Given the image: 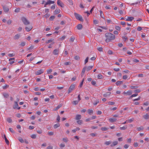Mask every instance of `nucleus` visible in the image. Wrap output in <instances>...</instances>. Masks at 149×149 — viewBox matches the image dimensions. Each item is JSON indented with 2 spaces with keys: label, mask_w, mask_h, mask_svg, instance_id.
Instances as JSON below:
<instances>
[{
  "label": "nucleus",
  "mask_w": 149,
  "mask_h": 149,
  "mask_svg": "<svg viewBox=\"0 0 149 149\" xmlns=\"http://www.w3.org/2000/svg\"><path fill=\"white\" fill-rule=\"evenodd\" d=\"M105 36L107 38L105 41L107 42L111 41V40H114L115 38V35L110 33H106Z\"/></svg>",
  "instance_id": "f257e3e1"
},
{
  "label": "nucleus",
  "mask_w": 149,
  "mask_h": 149,
  "mask_svg": "<svg viewBox=\"0 0 149 149\" xmlns=\"http://www.w3.org/2000/svg\"><path fill=\"white\" fill-rule=\"evenodd\" d=\"M74 15L77 19L81 22L83 21V19H82V17L80 15L77 13H74Z\"/></svg>",
  "instance_id": "f03ea898"
},
{
  "label": "nucleus",
  "mask_w": 149,
  "mask_h": 149,
  "mask_svg": "<svg viewBox=\"0 0 149 149\" xmlns=\"http://www.w3.org/2000/svg\"><path fill=\"white\" fill-rule=\"evenodd\" d=\"M21 20L24 24L25 25H28L30 24V22L25 17H23L22 18Z\"/></svg>",
  "instance_id": "7ed1b4c3"
},
{
  "label": "nucleus",
  "mask_w": 149,
  "mask_h": 149,
  "mask_svg": "<svg viewBox=\"0 0 149 149\" xmlns=\"http://www.w3.org/2000/svg\"><path fill=\"white\" fill-rule=\"evenodd\" d=\"M75 87V84H72L68 89V93H70L72 92L73 89H74Z\"/></svg>",
  "instance_id": "20e7f679"
},
{
  "label": "nucleus",
  "mask_w": 149,
  "mask_h": 149,
  "mask_svg": "<svg viewBox=\"0 0 149 149\" xmlns=\"http://www.w3.org/2000/svg\"><path fill=\"white\" fill-rule=\"evenodd\" d=\"M3 8L4 11L6 13L8 12L9 11V8L6 6H3Z\"/></svg>",
  "instance_id": "39448f33"
},
{
  "label": "nucleus",
  "mask_w": 149,
  "mask_h": 149,
  "mask_svg": "<svg viewBox=\"0 0 149 149\" xmlns=\"http://www.w3.org/2000/svg\"><path fill=\"white\" fill-rule=\"evenodd\" d=\"M57 4L58 5L61 6L62 8L64 7L63 4L61 2V1L60 0H57Z\"/></svg>",
  "instance_id": "423d86ee"
},
{
  "label": "nucleus",
  "mask_w": 149,
  "mask_h": 149,
  "mask_svg": "<svg viewBox=\"0 0 149 149\" xmlns=\"http://www.w3.org/2000/svg\"><path fill=\"white\" fill-rule=\"evenodd\" d=\"M43 73V71L42 70L40 69L38 70L37 72H35V74L36 75H38L41 74Z\"/></svg>",
  "instance_id": "0eeeda50"
},
{
  "label": "nucleus",
  "mask_w": 149,
  "mask_h": 149,
  "mask_svg": "<svg viewBox=\"0 0 149 149\" xmlns=\"http://www.w3.org/2000/svg\"><path fill=\"white\" fill-rule=\"evenodd\" d=\"M62 106H63L62 104V103L58 105V106L54 108V111H56L58 109H59L60 107H61Z\"/></svg>",
  "instance_id": "6e6552de"
},
{
  "label": "nucleus",
  "mask_w": 149,
  "mask_h": 149,
  "mask_svg": "<svg viewBox=\"0 0 149 149\" xmlns=\"http://www.w3.org/2000/svg\"><path fill=\"white\" fill-rule=\"evenodd\" d=\"M134 19V17H128L126 19V20L128 21H132Z\"/></svg>",
  "instance_id": "1a4fd4ad"
},
{
  "label": "nucleus",
  "mask_w": 149,
  "mask_h": 149,
  "mask_svg": "<svg viewBox=\"0 0 149 149\" xmlns=\"http://www.w3.org/2000/svg\"><path fill=\"white\" fill-rule=\"evenodd\" d=\"M52 53L55 55L58 54L59 53V51L58 49H55L53 52Z\"/></svg>",
  "instance_id": "9d476101"
},
{
  "label": "nucleus",
  "mask_w": 149,
  "mask_h": 149,
  "mask_svg": "<svg viewBox=\"0 0 149 149\" xmlns=\"http://www.w3.org/2000/svg\"><path fill=\"white\" fill-rule=\"evenodd\" d=\"M3 136L4 138L5 141L6 143L7 144V145H8L9 144V142L8 140L7 139L6 135L5 134L3 135Z\"/></svg>",
  "instance_id": "9b49d317"
},
{
  "label": "nucleus",
  "mask_w": 149,
  "mask_h": 149,
  "mask_svg": "<svg viewBox=\"0 0 149 149\" xmlns=\"http://www.w3.org/2000/svg\"><path fill=\"white\" fill-rule=\"evenodd\" d=\"M32 29V27L31 26L29 27L26 26L25 27L26 30L27 31H31Z\"/></svg>",
  "instance_id": "f8f14e48"
},
{
  "label": "nucleus",
  "mask_w": 149,
  "mask_h": 149,
  "mask_svg": "<svg viewBox=\"0 0 149 149\" xmlns=\"http://www.w3.org/2000/svg\"><path fill=\"white\" fill-rule=\"evenodd\" d=\"M20 36V35L19 34H17L15 36L13 37L14 39L15 40L18 39Z\"/></svg>",
  "instance_id": "ddd939ff"
},
{
  "label": "nucleus",
  "mask_w": 149,
  "mask_h": 149,
  "mask_svg": "<svg viewBox=\"0 0 149 149\" xmlns=\"http://www.w3.org/2000/svg\"><path fill=\"white\" fill-rule=\"evenodd\" d=\"M117 120V119L115 118H110L109 119V120L110 122L113 123L116 122Z\"/></svg>",
  "instance_id": "4468645a"
},
{
  "label": "nucleus",
  "mask_w": 149,
  "mask_h": 149,
  "mask_svg": "<svg viewBox=\"0 0 149 149\" xmlns=\"http://www.w3.org/2000/svg\"><path fill=\"white\" fill-rule=\"evenodd\" d=\"M143 118L145 119H149V115L147 113H146L145 115L143 116Z\"/></svg>",
  "instance_id": "2eb2a0df"
},
{
  "label": "nucleus",
  "mask_w": 149,
  "mask_h": 149,
  "mask_svg": "<svg viewBox=\"0 0 149 149\" xmlns=\"http://www.w3.org/2000/svg\"><path fill=\"white\" fill-rule=\"evenodd\" d=\"M81 118V116L80 115L77 114L76 115L75 119L76 120H79Z\"/></svg>",
  "instance_id": "dca6fc26"
},
{
  "label": "nucleus",
  "mask_w": 149,
  "mask_h": 149,
  "mask_svg": "<svg viewBox=\"0 0 149 149\" xmlns=\"http://www.w3.org/2000/svg\"><path fill=\"white\" fill-rule=\"evenodd\" d=\"M118 141H113L112 143V144L110 146L111 147H112L113 146H116L118 144Z\"/></svg>",
  "instance_id": "f3484780"
},
{
  "label": "nucleus",
  "mask_w": 149,
  "mask_h": 149,
  "mask_svg": "<svg viewBox=\"0 0 149 149\" xmlns=\"http://www.w3.org/2000/svg\"><path fill=\"white\" fill-rule=\"evenodd\" d=\"M86 69V67H84L82 69V72L81 73V77H83V75H84Z\"/></svg>",
  "instance_id": "a211bd4d"
},
{
  "label": "nucleus",
  "mask_w": 149,
  "mask_h": 149,
  "mask_svg": "<svg viewBox=\"0 0 149 149\" xmlns=\"http://www.w3.org/2000/svg\"><path fill=\"white\" fill-rule=\"evenodd\" d=\"M111 93L110 92H107L106 93L103 94V96L104 97H107L108 96H110Z\"/></svg>",
  "instance_id": "6ab92c4d"
},
{
  "label": "nucleus",
  "mask_w": 149,
  "mask_h": 149,
  "mask_svg": "<svg viewBox=\"0 0 149 149\" xmlns=\"http://www.w3.org/2000/svg\"><path fill=\"white\" fill-rule=\"evenodd\" d=\"M93 67V66H92V65L88 66V67H86V70L87 71H89L90 70H91L92 69Z\"/></svg>",
  "instance_id": "aec40b11"
},
{
  "label": "nucleus",
  "mask_w": 149,
  "mask_h": 149,
  "mask_svg": "<svg viewBox=\"0 0 149 149\" xmlns=\"http://www.w3.org/2000/svg\"><path fill=\"white\" fill-rule=\"evenodd\" d=\"M82 28V25L81 24H79L77 26V28L78 30H81Z\"/></svg>",
  "instance_id": "412c9836"
},
{
  "label": "nucleus",
  "mask_w": 149,
  "mask_h": 149,
  "mask_svg": "<svg viewBox=\"0 0 149 149\" xmlns=\"http://www.w3.org/2000/svg\"><path fill=\"white\" fill-rule=\"evenodd\" d=\"M3 95L5 98H8L9 96V94L7 93H3Z\"/></svg>",
  "instance_id": "4be33fe9"
},
{
  "label": "nucleus",
  "mask_w": 149,
  "mask_h": 149,
  "mask_svg": "<svg viewBox=\"0 0 149 149\" xmlns=\"http://www.w3.org/2000/svg\"><path fill=\"white\" fill-rule=\"evenodd\" d=\"M15 105L13 106V108L14 109H16L18 107V102H15Z\"/></svg>",
  "instance_id": "5701e85b"
},
{
  "label": "nucleus",
  "mask_w": 149,
  "mask_h": 149,
  "mask_svg": "<svg viewBox=\"0 0 149 149\" xmlns=\"http://www.w3.org/2000/svg\"><path fill=\"white\" fill-rule=\"evenodd\" d=\"M60 10L59 9H56L54 11V14L56 15L60 13Z\"/></svg>",
  "instance_id": "b1692460"
},
{
  "label": "nucleus",
  "mask_w": 149,
  "mask_h": 149,
  "mask_svg": "<svg viewBox=\"0 0 149 149\" xmlns=\"http://www.w3.org/2000/svg\"><path fill=\"white\" fill-rule=\"evenodd\" d=\"M88 113L89 114L91 115L93 114V111L92 110L89 109L88 110Z\"/></svg>",
  "instance_id": "393cba45"
},
{
  "label": "nucleus",
  "mask_w": 149,
  "mask_h": 149,
  "mask_svg": "<svg viewBox=\"0 0 149 149\" xmlns=\"http://www.w3.org/2000/svg\"><path fill=\"white\" fill-rule=\"evenodd\" d=\"M112 142L111 141H106L104 143V144L108 146Z\"/></svg>",
  "instance_id": "a878e982"
},
{
  "label": "nucleus",
  "mask_w": 149,
  "mask_h": 149,
  "mask_svg": "<svg viewBox=\"0 0 149 149\" xmlns=\"http://www.w3.org/2000/svg\"><path fill=\"white\" fill-rule=\"evenodd\" d=\"M123 83V81H118L116 83V85L117 86H119Z\"/></svg>",
  "instance_id": "bb28decb"
},
{
  "label": "nucleus",
  "mask_w": 149,
  "mask_h": 149,
  "mask_svg": "<svg viewBox=\"0 0 149 149\" xmlns=\"http://www.w3.org/2000/svg\"><path fill=\"white\" fill-rule=\"evenodd\" d=\"M100 16L102 17V18L103 19H105V18L104 17V16L103 14V13L102 12V11L101 10H100Z\"/></svg>",
  "instance_id": "cd10ccee"
},
{
  "label": "nucleus",
  "mask_w": 149,
  "mask_h": 149,
  "mask_svg": "<svg viewBox=\"0 0 149 149\" xmlns=\"http://www.w3.org/2000/svg\"><path fill=\"white\" fill-rule=\"evenodd\" d=\"M7 121L9 123H11L12 122V120L10 118H8L6 119Z\"/></svg>",
  "instance_id": "c85d7f7f"
},
{
  "label": "nucleus",
  "mask_w": 149,
  "mask_h": 149,
  "mask_svg": "<svg viewBox=\"0 0 149 149\" xmlns=\"http://www.w3.org/2000/svg\"><path fill=\"white\" fill-rule=\"evenodd\" d=\"M54 3V1H51L50 0H48L47 1V4H53Z\"/></svg>",
  "instance_id": "c756f323"
},
{
  "label": "nucleus",
  "mask_w": 149,
  "mask_h": 149,
  "mask_svg": "<svg viewBox=\"0 0 149 149\" xmlns=\"http://www.w3.org/2000/svg\"><path fill=\"white\" fill-rule=\"evenodd\" d=\"M79 102V101L77 100L73 101L72 102V103L73 104L77 105L78 103Z\"/></svg>",
  "instance_id": "7c9ffc66"
},
{
  "label": "nucleus",
  "mask_w": 149,
  "mask_h": 149,
  "mask_svg": "<svg viewBox=\"0 0 149 149\" xmlns=\"http://www.w3.org/2000/svg\"><path fill=\"white\" fill-rule=\"evenodd\" d=\"M144 129V128L142 126H141L140 127H138L137 128V130L138 131H140L141 130H143Z\"/></svg>",
  "instance_id": "2f4dec72"
},
{
  "label": "nucleus",
  "mask_w": 149,
  "mask_h": 149,
  "mask_svg": "<svg viewBox=\"0 0 149 149\" xmlns=\"http://www.w3.org/2000/svg\"><path fill=\"white\" fill-rule=\"evenodd\" d=\"M108 129H109L108 128L105 127H102L101 128V130L102 131H106L107 130H108Z\"/></svg>",
  "instance_id": "473e14b6"
},
{
  "label": "nucleus",
  "mask_w": 149,
  "mask_h": 149,
  "mask_svg": "<svg viewBox=\"0 0 149 149\" xmlns=\"http://www.w3.org/2000/svg\"><path fill=\"white\" fill-rule=\"evenodd\" d=\"M127 126L126 125L125 126H123V127H120V130H126L127 128Z\"/></svg>",
  "instance_id": "72a5a7b5"
},
{
  "label": "nucleus",
  "mask_w": 149,
  "mask_h": 149,
  "mask_svg": "<svg viewBox=\"0 0 149 149\" xmlns=\"http://www.w3.org/2000/svg\"><path fill=\"white\" fill-rule=\"evenodd\" d=\"M60 126V124L59 123H57L54 125V128L55 129H56L58 127Z\"/></svg>",
  "instance_id": "f704fd0d"
},
{
  "label": "nucleus",
  "mask_w": 149,
  "mask_h": 149,
  "mask_svg": "<svg viewBox=\"0 0 149 149\" xmlns=\"http://www.w3.org/2000/svg\"><path fill=\"white\" fill-rule=\"evenodd\" d=\"M138 87L137 86H131L130 88L132 89H135L138 88Z\"/></svg>",
  "instance_id": "c9c22d12"
},
{
  "label": "nucleus",
  "mask_w": 149,
  "mask_h": 149,
  "mask_svg": "<svg viewBox=\"0 0 149 149\" xmlns=\"http://www.w3.org/2000/svg\"><path fill=\"white\" fill-rule=\"evenodd\" d=\"M75 39V38L74 37H72L70 38V42H74Z\"/></svg>",
  "instance_id": "e433bc0d"
},
{
  "label": "nucleus",
  "mask_w": 149,
  "mask_h": 149,
  "mask_svg": "<svg viewBox=\"0 0 149 149\" xmlns=\"http://www.w3.org/2000/svg\"><path fill=\"white\" fill-rule=\"evenodd\" d=\"M77 123L79 125H81L82 123V120H79L77 121Z\"/></svg>",
  "instance_id": "4c0bfd02"
},
{
  "label": "nucleus",
  "mask_w": 149,
  "mask_h": 149,
  "mask_svg": "<svg viewBox=\"0 0 149 149\" xmlns=\"http://www.w3.org/2000/svg\"><path fill=\"white\" fill-rule=\"evenodd\" d=\"M18 140L21 143H23L24 142L23 139L21 137H19V138Z\"/></svg>",
  "instance_id": "58836bf2"
},
{
  "label": "nucleus",
  "mask_w": 149,
  "mask_h": 149,
  "mask_svg": "<svg viewBox=\"0 0 149 149\" xmlns=\"http://www.w3.org/2000/svg\"><path fill=\"white\" fill-rule=\"evenodd\" d=\"M53 39H50L49 40H48L46 42V44H49L52 42V41H53Z\"/></svg>",
  "instance_id": "ea45409f"
},
{
  "label": "nucleus",
  "mask_w": 149,
  "mask_h": 149,
  "mask_svg": "<svg viewBox=\"0 0 149 149\" xmlns=\"http://www.w3.org/2000/svg\"><path fill=\"white\" fill-rule=\"evenodd\" d=\"M63 141L65 142H67L68 141L67 138H64L63 139Z\"/></svg>",
  "instance_id": "a19ab883"
},
{
  "label": "nucleus",
  "mask_w": 149,
  "mask_h": 149,
  "mask_svg": "<svg viewBox=\"0 0 149 149\" xmlns=\"http://www.w3.org/2000/svg\"><path fill=\"white\" fill-rule=\"evenodd\" d=\"M34 48V46H31L29 47L27 49L28 50L31 51Z\"/></svg>",
  "instance_id": "79ce46f5"
},
{
  "label": "nucleus",
  "mask_w": 149,
  "mask_h": 149,
  "mask_svg": "<svg viewBox=\"0 0 149 149\" xmlns=\"http://www.w3.org/2000/svg\"><path fill=\"white\" fill-rule=\"evenodd\" d=\"M50 14L47 13L43 16L44 17H45L46 18H47L49 17Z\"/></svg>",
  "instance_id": "37998d69"
},
{
  "label": "nucleus",
  "mask_w": 149,
  "mask_h": 149,
  "mask_svg": "<svg viewBox=\"0 0 149 149\" xmlns=\"http://www.w3.org/2000/svg\"><path fill=\"white\" fill-rule=\"evenodd\" d=\"M103 76L102 75L99 74L97 75V78L98 79H102V78Z\"/></svg>",
  "instance_id": "c03bdc74"
},
{
  "label": "nucleus",
  "mask_w": 149,
  "mask_h": 149,
  "mask_svg": "<svg viewBox=\"0 0 149 149\" xmlns=\"http://www.w3.org/2000/svg\"><path fill=\"white\" fill-rule=\"evenodd\" d=\"M71 64V63L70 62H65L64 63V64L65 65H70Z\"/></svg>",
  "instance_id": "a18cd8bd"
},
{
  "label": "nucleus",
  "mask_w": 149,
  "mask_h": 149,
  "mask_svg": "<svg viewBox=\"0 0 149 149\" xmlns=\"http://www.w3.org/2000/svg\"><path fill=\"white\" fill-rule=\"evenodd\" d=\"M31 137L32 139H35L36 137V135L35 134H32L31 136Z\"/></svg>",
  "instance_id": "49530a36"
},
{
  "label": "nucleus",
  "mask_w": 149,
  "mask_h": 149,
  "mask_svg": "<svg viewBox=\"0 0 149 149\" xmlns=\"http://www.w3.org/2000/svg\"><path fill=\"white\" fill-rule=\"evenodd\" d=\"M52 72V69H49L47 70V74H50Z\"/></svg>",
  "instance_id": "de8ad7c7"
},
{
  "label": "nucleus",
  "mask_w": 149,
  "mask_h": 149,
  "mask_svg": "<svg viewBox=\"0 0 149 149\" xmlns=\"http://www.w3.org/2000/svg\"><path fill=\"white\" fill-rule=\"evenodd\" d=\"M96 82L95 81H91V84L93 86H96Z\"/></svg>",
  "instance_id": "09e8293b"
},
{
  "label": "nucleus",
  "mask_w": 149,
  "mask_h": 149,
  "mask_svg": "<svg viewBox=\"0 0 149 149\" xmlns=\"http://www.w3.org/2000/svg\"><path fill=\"white\" fill-rule=\"evenodd\" d=\"M54 18L55 16H52L50 17L49 19L50 20L52 21Z\"/></svg>",
  "instance_id": "8fccbe9b"
},
{
  "label": "nucleus",
  "mask_w": 149,
  "mask_h": 149,
  "mask_svg": "<svg viewBox=\"0 0 149 149\" xmlns=\"http://www.w3.org/2000/svg\"><path fill=\"white\" fill-rule=\"evenodd\" d=\"M89 57H87L85 60L84 61V64H86L88 61Z\"/></svg>",
  "instance_id": "3c124183"
},
{
  "label": "nucleus",
  "mask_w": 149,
  "mask_h": 149,
  "mask_svg": "<svg viewBox=\"0 0 149 149\" xmlns=\"http://www.w3.org/2000/svg\"><path fill=\"white\" fill-rule=\"evenodd\" d=\"M115 29L118 31H120V28L119 26H115Z\"/></svg>",
  "instance_id": "603ef678"
},
{
  "label": "nucleus",
  "mask_w": 149,
  "mask_h": 149,
  "mask_svg": "<svg viewBox=\"0 0 149 149\" xmlns=\"http://www.w3.org/2000/svg\"><path fill=\"white\" fill-rule=\"evenodd\" d=\"M115 103L114 102H108V104H109V105H113Z\"/></svg>",
  "instance_id": "864d4df0"
},
{
  "label": "nucleus",
  "mask_w": 149,
  "mask_h": 149,
  "mask_svg": "<svg viewBox=\"0 0 149 149\" xmlns=\"http://www.w3.org/2000/svg\"><path fill=\"white\" fill-rule=\"evenodd\" d=\"M138 95L137 93H135L132 95L130 97V98H131L132 97H136Z\"/></svg>",
  "instance_id": "5fc2aeb1"
},
{
  "label": "nucleus",
  "mask_w": 149,
  "mask_h": 149,
  "mask_svg": "<svg viewBox=\"0 0 149 149\" xmlns=\"http://www.w3.org/2000/svg\"><path fill=\"white\" fill-rule=\"evenodd\" d=\"M134 120V118H132V119H130L127 120V122H129V123H131Z\"/></svg>",
  "instance_id": "6e6d98bb"
},
{
  "label": "nucleus",
  "mask_w": 149,
  "mask_h": 149,
  "mask_svg": "<svg viewBox=\"0 0 149 149\" xmlns=\"http://www.w3.org/2000/svg\"><path fill=\"white\" fill-rule=\"evenodd\" d=\"M74 58L76 60H78L79 59L80 57L79 56L77 55L74 56Z\"/></svg>",
  "instance_id": "4d7b16f0"
},
{
  "label": "nucleus",
  "mask_w": 149,
  "mask_h": 149,
  "mask_svg": "<svg viewBox=\"0 0 149 149\" xmlns=\"http://www.w3.org/2000/svg\"><path fill=\"white\" fill-rule=\"evenodd\" d=\"M99 102V100H96V101L94 103H93V104L94 105H97V104Z\"/></svg>",
  "instance_id": "13d9d810"
},
{
  "label": "nucleus",
  "mask_w": 149,
  "mask_h": 149,
  "mask_svg": "<svg viewBox=\"0 0 149 149\" xmlns=\"http://www.w3.org/2000/svg\"><path fill=\"white\" fill-rule=\"evenodd\" d=\"M48 134L49 136H52L54 135V132H48Z\"/></svg>",
  "instance_id": "bf43d9fd"
},
{
  "label": "nucleus",
  "mask_w": 149,
  "mask_h": 149,
  "mask_svg": "<svg viewBox=\"0 0 149 149\" xmlns=\"http://www.w3.org/2000/svg\"><path fill=\"white\" fill-rule=\"evenodd\" d=\"M60 120V117L58 115L57 116V121L58 122H59Z\"/></svg>",
  "instance_id": "052dcab7"
},
{
  "label": "nucleus",
  "mask_w": 149,
  "mask_h": 149,
  "mask_svg": "<svg viewBox=\"0 0 149 149\" xmlns=\"http://www.w3.org/2000/svg\"><path fill=\"white\" fill-rule=\"evenodd\" d=\"M20 10V8H16L15 10V12L16 13H18Z\"/></svg>",
  "instance_id": "680f3d73"
},
{
  "label": "nucleus",
  "mask_w": 149,
  "mask_h": 149,
  "mask_svg": "<svg viewBox=\"0 0 149 149\" xmlns=\"http://www.w3.org/2000/svg\"><path fill=\"white\" fill-rule=\"evenodd\" d=\"M25 42H22L21 44H20V45L21 46H25Z\"/></svg>",
  "instance_id": "e2e57ef3"
},
{
  "label": "nucleus",
  "mask_w": 149,
  "mask_h": 149,
  "mask_svg": "<svg viewBox=\"0 0 149 149\" xmlns=\"http://www.w3.org/2000/svg\"><path fill=\"white\" fill-rule=\"evenodd\" d=\"M132 92L131 91H128L127 92V94L128 95H130L132 94Z\"/></svg>",
  "instance_id": "0e129e2a"
},
{
  "label": "nucleus",
  "mask_w": 149,
  "mask_h": 149,
  "mask_svg": "<svg viewBox=\"0 0 149 149\" xmlns=\"http://www.w3.org/2000/svg\"><path fill=\"white\" fill-rule=\"evenodd\" d=\"M8 87V86L7 85H5L3 86V88L5 89L7 88Z\"/></svg>",
  "instance_id": "69168bd1"
},
{
  "label": "nucleus",
  "mask_w": 149,
  "mask_h": 149,
  "mask_svg": "<svg viewBox=\"0 0 149 149\" xmlns=\"http://www.w3.org/2000/svg\"><path fill=\"white\" fill-rule=\"evenodd\" d=\"M14 55L15 54H9L8 55V56L10 57H13Z\"/></svg>",
  "instance_id": "338daca9"
},
{
  "label": "nucleus",
  "mask_w": 149,
  "mask_h": 149,
  "mask_svg": "<svg viewBox=\"0 0 149 149\" xmlns=\"http://www.w3.org/2000/svg\"><path fill=\"white\" fill-rule=\"evenodd\" d=\"M127 78V76L126 75H123V79H126Z\"/></svg>",
  "instance_id": "774afa93"
}]
</instances>
